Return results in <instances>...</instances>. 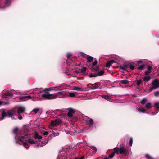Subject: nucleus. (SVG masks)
<instances>
[{"instance_id": "obj_1", "label": "nucleus", "mask_w": 159, "mask_h": 159, "mask_svg": "<svg viewBox=\"0 0 159 159\" xmlns=\"http://www.w3.org/2000/svg\"><path fill=\"white\" fill-rule=\"evenodd\" d=\"M17 139L22 142H23V141H25L23 143V145L27 149H28L29 147V145L27 143V142L31 144H35L36 143H38L37 141H34L32 139L30 134H25L24 136H20L18 137Z\"/></svg>"}, {"instance_id": "obj_2", "label": "nucleus", "mask_w": 159, "mask_h": 159, "mask_svg": "<svg viewBox=\"0 0 159 159\" xmlns=\"http://www.w3.org/2000/svg\"><path fill=\"white\" fill-rule=\"evenodd\" d=\"M68 96L67 93L64 92H59L57 94H43L42 97L45 99L48 100L54 99L57 97L59 98H64Z\"/></svg>"}, {"instance_id": "obj_3", "label": "nucleus", "mask_w": 159, "mask_h": 159, "mask_svg": "<svg viewBox=\"0 0 159 159\" xmlns=\"http://www.w3.org/2000/svg\"><path fill=\"white\" fill-rule=\"evenodd\" d=\"M16 115L15 112L12 110H9L7 111H3L2 113L1 120L3 119L5 117H12Z\"/></svg>"}, {"instance_id": "obj_4", "label": "nucleus", "mask_w": 159, "mask_h": 159, "mask_svg": "<svg viewBox=\"0 0 159 159\" xmlns=\"http://www.w3.org/2000/svg\"><path fill=\"white\" fill-rule=\"evenodd\" d=\"M152 86L148 89V91L150 92L159 87V80L157 79H155L152 83Z\"/></svg>"}, {"instance_id": "obj_5", "label": "nucleus", "mask_w": 159, "mask_h": 159, "mask_svg": "<svg viewBox=\"0 0 159 159\" xmlns=\"http://www.w3.org/2000/svg\"><path fill=\"white\" fill-rule=\"evenodd\" d=\"M13 94L9 92L3 93L2 94V97L9 99L12 97Z\"/></svg>"}, {"instance_id": "obj_6", "label": "nucleus", "mask_w": 159, "mask_h": 159, "mask_svg": "<svg viewBox=\"0 0 159 159\" xmlns=\"http://www.w3.org/2000/svg\"><path fill=\"white\" fill-rule=\"evenodd\" d=\"M31 97L30 96H21L20 98H16L17 99V101L21 102L22 101H24L27 100L28 99H31Z\"/></svg>"}, {"instance_id": "obj_7", "label": "nucleus", "mask_w": 159, "mask_h": 159, "mask_svg": "<svg viewBox=\"0 0 159 159\" xmlns=\"http://www.w3.org/2000/svg\"><path fill=\"white\" fill-rule=\"evenodd\" d=\"M67 110L68 111V112L67 113V115L70 117H72L73 114L75 113V110L71 108H68Z\"/></svg>"}, {"instance_id": "obj_8", "label": "nucleus", "mask_w": 159, "mask_h": 159, "mask_svg": "<svg viewBox=\"0 0 159 159\" xmlns=\"http://www.w3.org/2000/svg\"><path fill=\"white\" fill-rule=\"evenodd\" d=\"M119 152L120 154L127 155L128 151L127 149L124 148L123 147H121L119 148Z\"/></svg>"}, {"instance_id": "obj_9", "label": "nucleus", "mask_w": 159, "mask_h": 159, "mask_svg": "<svg viewBox=\"0 0 159 159\" xmlns=\"http://www.w3.org/2000/svg\"><path fill=\"white\" fill-rule=\"evenodd\" d=\"M61 121L60 119H56L55 121H53L51 122V125L52 126H56L60 124L61 123Z\"/></svg>"}, {"instance_id": "obj_10", "label": "nucleus", "mask_w": 159, "mask_h": 159, "mask_svg": "<svg viewBox=\"0 0 159 159\" xmlns=\"http://www.w3.org/2000/svg\"><path fill=\"white\" fill-rule=\"evenodd\" d=\"M9 0H0V6L4 5L5 6H9L10 4Z\"/></svg>"}, {"instance_id": "obj_11", "label": "nucleus", "mask_w": 159, "mask_h": 159, "mask_svg": "<svg viewBox=\"0 0 159 159\" xmlns=\"http://www.w3.org/2000/svg\"><path fill=\"white\" fill-rule=\"evenodd\" d=\"M89 85L91 86L90 87L92 89H95L98 87L97 83H96L94 84H89Z\"/></svg>"}, {"instance_id": "obj_12", "label": "nucleus", "mask_w": 159, "mask_h": 159, "mask_svg": "<svg viewBox=\"0 0 159 159\" xmlns=\"http://www.w3.org/2000/svg\"><path fill=\"white\" fill-rule=\"evenodd\" d=\"M86 59L88 62H91L93 61L94 58L93 57L89 55H87Z\"/></svg>"}, {"instance_id": "obj_13", "label": "nucleus", "mask_w": 159, "mask_h": 159, "mask_svg": "<svg viewBox=\"0 0 159 159\" xmlns=\"http://www.w3.org/2000/svg\"><path fill=\"white\" fill-rule=\"evenodd\" d=\"M53 87L48 88H45L44 89L43 91L45 93H46V94H48L49 93V91H52L53 90Z\"/></svg>"}, {"instance_id": "obj_14", "label": "nucleus", "mask_w": 159, "mask_h": 159, "mask_svg": "<svg viewBox=\"0 0 159 159\" xmlns=\"http://www.w3.org/2000/svg\"><path fill=\"white\" fill-rule=\"evenodd\" d=\"M25 110V109L24 107H20L17 109V113L18 114L22 113L24 112Z\"/></svg>"}, {"instance_id": "obj_15", "label": "nucleus", "mask_w": 159, "mask_h": 159, "mask_svg": "<svg viewBox=\"0 0 159 159\" xmlns=\"http://www.w3.org/2000/svg\"><path fill=\"white\" fill-rule=\"evenodd\" d=\"M94 121L93 120L91 119H90L86 121V123L87 125H89L90 127H91V125L93 124Z\"/></svg>"}, {"instance_id": "obj_16", "label": "nucleus", "mask_w": 159, "mask_h": 159, "mask_svg": "<svg viewBox=\"0 0 159 159\" xmlns=\"http://www.w3.org/2000/svg\"><path fill=\"white\" fill-rule=\"evenodd\" d=\"M120 67L121 68L123 69V71H126L128 67V64H124L123 65H121Z\"/></svg>"}, {"instance_id": "obj_17", "label": "nucleus", "mask_w": 159, "mask_h": 159, "mask_svg": "<svg viewBox=\"0 0 159 159\" xmlns=\"http://www.w3.org/2000/svg\"><path fill=\"white\" fill-rule=\"evenodd\" d=\"M95 72H97L99 71V66H97L91 68Z\"/></svg>"}, {"instance_id": "obj_18", "label": "nucleus", "mask_w": 159, "mask_h": 159, "mask_svg": "<svg viewBox=\"0 0 159 159\" xmlns=\"http://www.w3.org/2000/svg\"><path fill=\"white\" fill-rule=\"evenodd\" d=\"M114 62H115V61L113 60H111L107 62L106 64V67H108L110 66Z\"/></svg>"}, {"instance_id": "obj_19", "label": "nucleus", "mask_w": 159, "mask_h": 159, "mask_svg": "<svg viewBox=\"0 0 159 159\" xmlns=\"http://www.w3.org/2000/svg\"><path fill=\"white\" fill-rule=\"evenodd\" d=\"M134 64L135 63L134 62L129 63L128 64V67L130 68L132 70H134Z\"/></svg>"}, {"instance_id": "obj_20", "label": "nucleus", "mask_w": 159, "mask_h": 159, "mask_svg": "<svg viewBox=\"0 0 159 159\" xmlns=\"http://www.w3.org/2000/svg\"><path fill=\"white\" fill-rule=\"evenodd\" d=\"M73 89L74 90L78 91H82L84 90V89L83 88L77 86H74Z\"/></svg>"}, {"instance_id": "obj_21", "label": "nucleus", "mask_w": 159, "mask_h": 159, "mask_svg": "<svg viewBox=\"0 0 159 159\" xmlns=\"http://www.w3.org/2000/svg\"><path fill=\"white\" fill-rule=\"evenodd\" d=\"M34 138L35 139H40L42 138V136L39 135L37 132H35L34 134Z\"/></svg>"}, {"instance_id": "obj_22", "label": "nucleus", "mask_w": 159, "mask_h": 159, "mask_svg": "<svg viewBox=\"0 0 159 159\" xmlns=\"http://www.w3.org/2000/svg\"><path fill=\"white\" fill-rule=\"evenodd\" d=\"M18 130L19 129L17 127H16L15 128H14L13 130V132L16 135V136L15 137V138H16H16H17L16 136H17V135L18 134Z\"/></svg>"}, {"instance_id": "obj_23", "label": "nucleus", "mask_w": 159, "mask_h": 159, "mask_svg": "<svg viewBox=\"0 0 159 159\" xmlns=\"http://www.w3.org/2000/svg\"><path fill=\"white\" fill-rule=\"evenodd\" d=\"M114 152L113 153H114V154H118L119 152V149L118 147H115L113 149Z\"/></svg>"}, {"instance_id": "obj_24", "label": "nucleus", "mask_w": 159, "mask_h": 159, "mask_svg": "<svg viewBox=\"0 0 159 159\" xmlns=\"http://www.w3.org/2000/svg\"><path fill=\"white\" fill-rule=\"evenodd\" d=\"M129 82L128 80H123L120 81V83L122 84H126Z\"/></svg>"}, {"instance_id": "obj_25", "label": "nucleus", "mask_w": 159, "mask_h": 159, "mask_svg": "<svg viewBox=\"0 0 159 159\" xmlns=\"http://www.w3.org/2000/svg\"><path fill=\"white\" fill-rule=\"evenodd\" d=\"M151 78V77L150 76H145L143 78V80L144 81L148 82L150 80Z\"/></svg>"}, {"instance_id": "obj_26", "label": "nucleus", "mask_w": 159, "mask_h": 159, "mask_svg": "<svg viewBox=\"0 0 159 159\" xmlns=\"http://www.w3.org/2000/svg\"><path fill=\"white\" fill-rule=\"evenodd\" d=\"M105 73V71L104 70H102L99 72L97 74V76H101L102 75Z\"/></svg>"}, {"instance_id": "obj_27", "label": "nucleus", "mask_w": 159, "mask_h": 159, "mask_svg": "<svg viewBox=\"0 0 159 159\" xmlns=\"http://www.w3.org/2000/svg\"><path fill=\"white\" fill-rule=\"evenodd\" d=\"M145 107L148 109H150L152 107V106L151 103L148 102L146 104Z\"/></svg>"}, {"instance_id": "obj_28", "label": "nucleus", "mask_w": 159, "mask_h": 159, "mask_svg": "<svg viewBox=\"0 0 159 159\" xmlns=\"http://www.w3.org/2000/svg\"><path fill=\"white\" fill-rule=\"evenodd\" d=\"M147 98H143L141 101L140 103L143 105H144L147 102Z\"/></svg>"}, {"instance_id": "obj_29", "label": "nucleus", "mask_w": 159, "mask_h": 159, "mask_svg": "<svg viewBox=\"0 0 159 159\" xmlns=\"http://www.w3.org/2000/svg\"><path fill=\"white\" fill-rule=\"evenodd\" d=\"M98 61L97 60H95L94 62H93L91 65H90V66L91 67L95 66L97 64Z\"/></svg>"}, {"instance_id": "obj_30", "label": "nucleus", "mask_w": 159, "mask_h": 159, "mask_svg": "<svg viewBox=\"0 0 159 159\" xmlns=\"http://www.w3.org/2000/svg\"><path fill=\"white\" fill-rule=\"evenodd\" d=\"M154 107L157 110L159 109V102H156L154 105Z\"/></svg>"}, {"instance_id": "obj_31", "label": "nucleus", "mask_w": 159, "mask_h": 159, "mask_svg": "<svg viewBox=\"0 0 159 159\" xmlns=\"http://www.w3.org/2000/svg\"><path fill=\"white\" fill-rule=\"evenodd\" d=\"M71 118V121L72 123L73 124L75 123V122L77 120V118L76 117H72Z\"/></svg>"}, {"instance_id": "obj_32", "label": "nucleus", "mask_w": 159, "mask_h": 159, "mask_svg": "<svg viewBox=\"0 0 159 159\" xmlns=\"http://www.w3.org/2000/svg\"><path fill=\"white\" fill-rule=\"evenodd\" d=\"M87 70V68L85 67H84L80 70V72L82 73H84Z\"/></svg>"}, {"instance_id": "obj_33", "label": "nucleus", "mask_w": 159, "mask_h": 159, "mask_svg": "<svg viewBox=\"0 0 159 159\" xmlns=\"http://www.w3.org/2000/svg\"><path fill=\"white\" fill-rule=\"evenodd\" d=\"M145 65L144 64H143L139 66L137 68L138 69V70H143L144 68Z\"/></svg>"}, {"instance_id": "obj_34", "label": "nucleus", "mask_w": 159, "mask_h": 159, "mask_svg": "<svg viewBox=\"0 0 159 159\" xmlns=\"http://www.w3.org/2000/svg\"><path fill=\"white\" fill-rule=\"evenodd\" d=\"M142 82V80H137L136 84L138 86H139L141 84V83Z\"/></svg>"}, {"instance_id": "obj_35", "label": "nucleus", "mask_w": 159, "mask_h": 159, "mask_svg": "<svg viewBox=\"0 0 159 159\" xmlns=\"http://www.w3.org/2000/svg\"><path fill=\"white\" fill-rule=\"evenodd\" d=\"M139 111L143 113H144L145 112V110L144 109H141L140 108H138Z\"/></svg>"}, {"instance_id": "obj_36", "label": "nucleus", "mask_w": 159, "mask_h": 159, "mask_svg": "<svg viewBox=\"0 0 159 159\" xmlns=\"http://www.w3.org/2000/svg\"><path fill=\"white\" fill-rule=\"evenodd\" d=\"M91 149L93 150V153H95L97 150L96 148L95 147L92 146L91 148Z\"/></svg>"}, {"instance_id": "obj_37", "label": "nucleus", "mask_w": 159, "mask_h": 159, "mask_svg": "<svg viewBox=\"0 0 159 159\" xmlns=\"http://www.w3.org/2000/svg\"><path fill=\"white\" fill-rule=\"evenodd\" d=\"M23 129L25 132H28L29 131V129L26 125H25L24 126Z\"/></svg>"}, {"instance_id": "obj_38", "label": "nucleus", "mask_w": 159, "mask_h": 159, "mask_svg": "<svg viewBox=\"0 0 159 159\" xmlns=\"http://www.w3.org/2000/svg\"><path fill=\"white\" fill-rule=\"evenodd\" d=\"M102 97L103 98L106 100L108 99L109 98V96L108 95H102Z\"/></svg>"}, {"instance_id": "obj_39", "label": "nucleus", "mask_w": 159, "mask_h": 159, "mask_svg": "<svg viewBox=\"0 0 159 159\" xmlns=\"http://www.w3.org/2000/svg\"><path fill=\"white\" fill-rule=\"evenodd\" d=\"M97 76H98L97 74H93L91 73L89 75V77L90 78L96 77Z\"/></svg>"}, {"instance_id": "obj_40", "label": "nucleus", "mask_w": 159, "mask_h": 159, "mask_svg": "<svg viewBox=\"0 0 159 159\" xmlns=\"http://www.w3.org/2000/svg\"><path fill=\"white\" fill-rule=\"evenodd\" d=\"M145 157L147 159H152L151 156L148 154H146L145 155Z\"/></svg>"}, {"instance_id": "obj_41", "label": "nucleus", "mask_w": 159, "mask_h": 159, "mask_svg": "<svg viewBox=\"0 0 159 159\" xmlns=\"http://www.w3.org/2000/svg\"><path fill=\"white\" fill-rule=\"evenodd\" d=\"M114 153L112 152L111 154L109 155L108 156V157L110 158V159H111V158H113L114 157Z\"/></svg>"}, {"instance_id": "obj_42", "label": "nucleus", "mask_w": 159, "mask_h": 159, "mask_svg": "<svg viewBox=\"0 0 159 159\" xmlns=\"http://www.w3.org/2000/svg\"><path fill=\"white\" fill-rule=\"evenodd\" d=\"M69 95L70 97H73L75 96V95L72 93H69Z\"/></svg>"}, {"instance_id": "obj_43", "label": "nucleus", "mask_w": 159, "mask_h": 159, "mask_svg": "<svg viewBox=\"0 0 159 159\" xmlns=\"http://www.w3.org/2000/svg\"><path fill=\"white\" fill-rule=\"evenodd\" d=\"M133 139L132 138H130V139L129 140V146H131L132 145L133 143Z\"/></svg>"}, {"instance_id": "obj_44", "label": "nucleus", "mask_w": 159, "mask_h": 159, "mask_svg": "<svg viewBox=\"0 0 159 159\" xmlns=\"http://www.w3.org/2000/svg\"><path fill=\"white\" fill-rule=\"evenodd\" d=\"M154 94L156 97L158 96H159V92L158 91L155 92L154 93Z\"/></svg>"}, {"instance_id": "obj_45", "label": "nucleus", "mask_w": 159, "mask_h": 159, "mask_svg": "<svg viewBox=\"0 0 159 159\" xmlns=\"http://www.w3.org/2000/svg\"><path fill=\"white\" fill-rule=\"evenodd\" d=\"M39 110V109L35 108L33 110V111L35 113H36Z\"/></svg>"}, {"instance_id": "obj_46", "label": "nucleus", "mask_w": 159, "mask_h": 159, "mask_svg": "<svg viewBox=\"0 0 159 159\" xmlns=\"http://www.w3.org/2000/svg\"><path fill=\"white\" fill-rule=\"evenodd\" d=\"M48 134V132L47 131H44L43 133V134L44 136H47Z\"/></svg>"}, {"instance_id": "obj_47", "label": "nucleus", "mask_w": 159, "mask_h": 159, "mask_svg": "<svg viewBox=\"0 0 159 159\" xmlns=\"http://www.w3.org/2000/svg\"><path fill=\"white\" fill-rule=\"evenodd\" d=\"M151 73V71H150L149 70L146 71L145 72V74L146 75H148L149 74H150Z\"/></svg>"}, {"instance_id": "obj_48", "label": "nucleus", "mask_w": 159, "mask_h": 159, "mask_svg": "<svg viewBox=\"0 0 159 159\" xmlns=\"http://www.w3.org/2000/svg\"><path fill=\"white\" fill-rule=\"evenodd\" d=\"M81 55L82 56V57H84V58H86V55L84 53H81Z\"/></svg>"}, {"instance_id": "obj_49", "label": "nucleus", "mask_w": 159, "mask_h": 159, "mask_svg": "<svg viewBox=\"0 0 159 159\" xmlns=\"http://www.w3.org/2000/svg\"><path fill=\"white\" fill-rule=\"evenodd\" d=\"M18 118L19 120H21V119H22V117L21 116V115H20V114L18 115Z\"/></svg>"}, {"instance_id": "obj_50", "label": "nucleus", "mask_w": 159, "mask_h": 159, "mask_svg": "<svg viewBox=\"0 0 159 159\" xmlns=\"http://www.w3.org/2000/svg\"><path fill=\"white\" fill-rule=\"evenodd\" d=\"M148 70L149 71H150L151 72V70L152 69V68L150 66H148Z\"/></svg>"}, {"instance_id": "obj_51", "label": "nucleus", "mask_w": 159, "mask_h": 159, "mask_svg": "<svg viewBox=\"0 0 159 159\" xmlns=\"http://www.w3.org/2000/svg\"><path fill=\"white\" fill-rule=\"evenodd\" d=\"M71 56V55L69 53H67L66 55V57L68 58H69Z\"/></svg>"}, {"instance_id": "obj_52", "label": "nucleus", "mask_w": 159, "mask_h": 159, "mask_svg": "<svg viewBox=\"0 0 159 159\" xmlns=\"http://www.w3.org/2000/svg\"><path fill=\"white\" fill-rule=\"evenodd\" d=\"M84 156H83L82 157H81L80 158L76 157V158H75V159H84Z\"/></svg>"}, {"instance_id": "obj_53", "label": "nucleus", "mask_w": 159, "mask_h": 159, "mask_svg": "<svg viewBox=\"0 0 159 159\" xmlns=\"http://www.w3.org/2000/svg\"><path fill=\"white\" fill-rule=\"evenodd\" d=\"M142 62H143V61L141 60H139L137 61V63L138 64H141L142 63Z\"/></svg>"}, {"instance_id": "obj_54", "label": "nucleus", "mask_w": 159, "mask_h": 159, "mask_svg": "<svg viewBox=\"0 0 159 159\" xmlns=\"http://www.w3.org/2000/svg\"><path fill=\"white\" fill-rule=\"evenodd\" d=\"M75 73H78L80 72V69L77 70H76L75 71Z\"/></svg>"}, {"instance_id": "obj_55", "label": "nucleus", "mask_w": 159, "mask_h": 159, "mask_svg": "<svg viewBox=\"0 0 159 159\" xmlns=\"http://www.w3.org/2000/svg\"><path fill=\"white\" fill-rule=\"evenodd\" d=\"M52 136H53V135H50L49 136V137H48V139H51V137H52Z\"/></svg>"}, {"instance_id": "obj_56", "label": "nucleus", "mask_w": 159, "mask_h": 159, "mask_svg": "<svg viewBox=\"0 0 159 159\" xmlns=\"http://www.w3.org/2000/svg\"><path fill=\"white\" fill-rule=\"evenodd\" d=\"M4 104H9V102H4Z\"/></svg>"}, {"instance_id": "obj_57", "label": "nucleus", "mask_w": 159, "mask_h": 159, "mask_svg": "<svg viewBox=\"0 0 159 159\" xmlns=\"http://www.w3.org/2000/svg\"><path fill=\"white\" fill-rule=\"evenodd\" d=\"M38 143V145H37V146H40V143H38H38Z\"/></svg>"}, {"instance_id": "obj_58", "label": "nucleus", "mask_w": 159, "mask_h": 159, "mask_svg": "<svg viewBox=\"0 0 159 159\" xmlns=\"http://www.w3.org/2000/svg\"><path fill=\"white\" fill-rule=\"evenodd\" d=\"M104 159H110V158L108 157H106L105 158H104Z\"/></svg>"}, {"instance_id": "obj_59", "label": "nucleus", "mask_w": 159, "mask_h": 159, "mask_svg": "<svg viewBox=\"0 0 159 159\" xmlns=\"http://www.w3.org/2000/svg\"><path fill=\"white\" fill-rule=\"evenodd\" d=\"M47 143H48V142H46L45 143H42V144H44V145H45L46 144H47Z\"/></svg>"}, {"instance_id": "obj_60", "label": "nucleus", "mask_w": 159, "mask_h": 159, "mask_svg": "<svg viewBox=\"0 0 159 159\" xmlns=\"http://www.w3.org/2000/svg\"><path fill=\"white\" fill-rule=\"evenodd\" d=\"M2 104V102L1 101H0V105Z\"/></svg>"}, {"instance_id": "obj_61", "label": "nucleus", "mask_w": 159, "mask_h": 159, "mask_svg": "<svg viewBox=\"0 0 159 159\" xmlns=\"http://www.w3.org/2000/svg\"><path fill=\"white\" fill-rule=\"evenodd\" d=\"M12 119H16V118L14 117L12 118Z\"/></svg>"}, {"instance_id": "obj_62", "label": "nucleus", "mask_w": 159, "mask_h": 159, "mask_svg": "<svg viewBox=\"0 0 159 159\" xmlns=\"http://www.w3.org/2000/svg\"><path fill=\"white\" fill-rule=\"evenodd\" d=\"M40 146L41 147H43V145H41V144H40Z\"/></svg>"}, {"instance_id": "obj_63", "label": "nucleus", "mask_w": 159, "mask_h": 159, "mask_svg": "<svg viewBox=\"0 0 159 159\" xmlns=\"http://www.w3.org/2000/svg\"><path fill=\"white\" fill-rule=\"evenodd\" d=\"M86 65L88 66V64L87 63L86 64Z\"/></svg>"}, {"instance_id": "obj_64", "label": "nucleus", "mask_w": 159, "mask_h": 159, "mask_svg": "<svg viewBox=\"0 0 159 159\" xmlns=\"http://www.w3.org/2000/svg\"><path fill=\"white\" fill-rule=\"evenodd\" d=\"M74 159H75V158Z\"/></svg>"}]
</instances>
